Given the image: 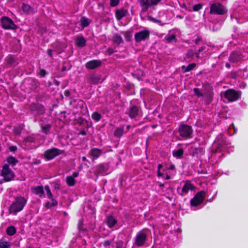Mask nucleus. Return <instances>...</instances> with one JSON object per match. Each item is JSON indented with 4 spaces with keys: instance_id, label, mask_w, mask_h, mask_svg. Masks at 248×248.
<instances>
[{
    "instance_id": "nucleus-1",
    "label": "nucleus",
    "mask_w": 248,
    "mask_h": 248,
    "mask_svg": "<svg viewBox=\"0 0 248 248\" xmlns=\"http://www.w3.org/2000/svg\"><path fill=\"white\" fill-rule=\"evenodd\" d=\"M27 203V200L23 197L18 196L15 198V201L9 208L10 213L16 215L18 212L23 210Z\"/></svg>"
},
{
    "instance_id": "nucleus-2",
    "label": "nucleus",
    "mask_w": 248,
    "mask_h": 248,
    "mask_svg": "<svg viewBox=\"0 0 248 248\" xmlns=\"http://www.w3.org/2000/svg\"><path fill=\"white\" fill-rule=\"evenodd\" d=\"M147 238V233L144 230L140 231L137 233L135 237L134 245L138 247L144 246Z\"/></svg>"
},
{
    "instance_id": "nucleus-3",
    "label": "nucleus",
    "mask_w": 248,
    "mask_h": 248,
    "mask_svg": "<svg viewBox=\"0 0 248 248\" xmlns=\"http://www.w3.org/2000/svg\"><path fill=\"white\" fill-rule=\"evenodd\" d=\"M64 153L63 150L56 148H52L45 151L43 154L44 158L46 160H50L55 157L62 154Z\"/></svg>"
},
{
    "instance_id": "nucleus-4",
    "label": "nucleus",
    "mask_w": 248,
    "mask_h": 248,
    "mask_svg": "<svg viewBox=\"0 0 248 248\" xmlns=\"http://www.w3.org/2000/svg\"><path fill=\"white\" fill-rule=\"evenodd\" d=\"M227 12L225 8L219 2H215L210 5V14L223 15Z\"/></svg>"
},
{
    "instance_id": "nucleus-5",
    "label": "nucleus",
    "mask_w": 248,
    "mask_h": 248,
    "mask_svg": "<svg viewBox=\"0 0 248 248\" xmlns=\"http://www.w3.org/2000/svg\"><path fill=\"white\" fill-rule=\"evenodd\" d=\"M178 131L182 137L187 139L191 137L193 130L191 126L181 124L179 126Z\"/></svg>"
},
{
    "instance_id": "nucleus-6",
    "label": "nucleus",
    "mask_w": 248,
    "mask_h": 248,
    "mask_svg": "<svg viewBox=\"0 0 248 248\" xmlns=\"http://www.w3.org/2000/svg\"><path fill=\"white\" fill-rule=\"evenodd\" d=\"M238 92L232 89H229L224 93V97L230 102L235 101L240 98Z\"/></svg>"
},
{
    "instance_id": "nucleus-7",
    "label": "nucleus",
    "mask_w": 248,
    "mask_h": 248,
    "mask_svg": "<svg viewBox=\"0 0 248 248\" xmlns=\"http://www.w3.org/2000/svg\"><path fill=\"white\" fill-rule=\"evenodd\" d=\"M205 197V193L203 191L199 192L195 196V197L191 199L190 201L191 205L192 206H196L201 204L204 200Z\"/></svg>"
},
{
    "instance_id": "nucleus-8",
    "label": "nucleus",
    "mask_w": 248,
    "mask_h": 248,
    "mask_svg": "<svg viewBox=\"0 0 248 248\" xmlns=\"http://www.w3.org/2000/svg\"><path fill=\"white\" fill-rule=\"evenodd\" d=\"M150 32L149 31L144 30L135 34V40L136 42L139 43L149 38Z\"/></svg>"
},
{
    "instance_id": "nucleus-9",
    "label": "nucleus",
    "mask_w": 248,
    "mask_h": 248,
    "mask_svg": "<svg viewBox=\"0 0 248 248\" xmlns=\"http://www.w3.org/2000/svg\"><path fill=\"white\" fill-rule=\"evenodd\" d=\"M2 26L5 29H15L16 26L13 21L7 17H3L1 19Z\"/></svg>"
},
{
    "instance_id": "nucleus-10",
    "label": "nucleus",
    "mask_w": 248,
    "mask_h": 248,
    "mask_svg": "<svg viewBox=\"0 0 248 248\" xmlns=\"http://www.w3.org/2000/svg\"><path fill=\"white\" fill-rule=\"evenodd\" d=\"M101 62L99 60H94L88 62L86 64V67L89 69H94L99 67Z\"/></svg>"
},
{
    "instance_id": "nucleus-11",
    "label": "nucleus",
    "mask_w": 248,
    "mask_h": 248,
    "mask_svg": "<svg viewBox=\"0 0 248 248\" xmlns=\"http://www.w3.org/2000/svg\"><path fill=\"white\" fill-rule=\"evenodd\" d=\"M76 124L82 127L81 128L88 129L91 125V123L89 122L82 118H79L76 120Z\"/></svg>"
},
{
    "instance_id": "nucleus-12",
    "label": "nucleus",
    "mask_w": 248,
    "mask_h": 248,
    "mask_svg": "<svg viewBox=\"0 0 248 248\" xmlns=\"http://www.w3.org/2000/svg\"><path fill=\"white\" fill-rule=\"evenodd\" d=\"M103 153V150L98 148H93L90 152V155L93 160L98 158Z\"/></svg>"
},
{
    "instance_id": "nucleus-13",
    "label": "nucleus",
    "mask_w": 248,
    "mask_h": 248,
    "mask_svg": "<svg viewBox=\"0 0 248 248\" xmlns=\"http://www.w3.org/2000/svg\"><path fill=\"white\" fill-rule=\"evenodd\" d=\"M139 109L138 107L133 106L131 107H130L127 113L128 114L129 116L131 118H136L139 114Z\"/></svg>"
},
{
    "instance_id": "nucleus-14",
    "label": "nucleus",
    "mask_w": 248,
    "mask_h": 248,
    "mask_svg": "<svg viewBox=\"0 0 248 248\" xmlns=\"http://www.w3.org/2000/svg\"><path fill=\"white\" fill-rule=\"evenodd\" d=\"M1 176L3 177V181L8 182L13 179L15 174L13 171H1Z\"/></svg>"
},
{
    "instance_id": "nucleus-15",
    "label": "nucleus",
    "mask_w": 248,
    "mask_h": 248,
    "mask_svg": "<svg viewBox=\"0 0 248 248\" xmlns=\"http://www.w3.org/2000/svg\"><path fill=\"white\" fill-rule=\"evenodd\" d=\"M32 111L35 110L38 114H43L45 112V109L41 104H32L31 107Z\"/></svg>"
},
{
    "instance_id": "nucleus-16",
    "label": "nucleus",
    "mask_w": 248,
    "mask_h": 248,
    "mask_svg": "<svg viewBox=\"0 0 248 248\" xmlns=\"http://www.w3.org/2000/svg\"><path fill=\"white\" fill-rule=\"evenodd\" d=\"M78 173L74 172L72 175L68 176L66 178V182L69 186H73L75 184V178L78 177Z\"/></svg>"
},
{
    "instance_id": "nucleus-17",
    "label": "nucleus",
    "mask_w": 248,
    "mask_h": 248,
    "mask_svg": "<svg viewBox=\"0 0 248 248\" xmlns=\"http://www.w3.org/2000/svg\"><path fill=\"white\" fill-rule=\"evenodd\" d=\"M75 41L76 45L79 47H83L86 45V40L82 35L77 36Z\"/></svg>"
},
{
    "instance_id": "nucleus-18",
    "label": "nucleus",
    "mask_w": 248,
    "mask_h": 248,
    "mask_svg": "<svg viewBox=\"0 0 248 248\" xmlns=\"http://www.w3.org/2000/svg\"><path fill=\"white\" fill-rule=\"evenodd\" d=\"M241 59L240 54L239 53L234 52L231 54L229 57V61L232 63H236L240 61Z\"/></svg>"
},
{
    "instance_id": "nucleus-19",
    "label": "nucleus",
    "mask_w": 248,
    "mask_h": 248,
    "mask_svg": "<svg viewBox=\"0 0 248 248\" xmlns=\"http://www.w3.org/2000/svg\"><path fill=\"white\" fill-rule=\"evenodd\" d=\"M127 11L123 8L117 9L115 11V15L116 18L120 20L124 16H126Z\"/></svg>"
},
{
    "instance_id": "nucleus-20",
    "label": "nucleus",
    "mask_w": 248,
    "mask_h": 248,
    "mask_svg": "<svg viewBox=\"0 0 248 248\" xmlns=\"http://www.w3.org/2000/svg\"><path fill=\"white\" fill-rule=\"evenodd\" d=\"M151 0H141L140 5L142 7V11L145 12L147 11L148 8L152 6Z\"/></svg>"
},
{
    "instance_id": "nucleus-21",
    "label": "nucleus",
    "mask_w": 248,
    "mask_h": 248,
    "mask_svg": "<svg viewBox=\"0 0 248 248\" xmlns=\"http://www.w3.org/2000/svg\"><path fill=\"white\" fill-rule=\"evenodd\" d=\"M31 189L34 194L40 197L43 195L44 193V187L42 186L32 187Z\"/></svg>"
},
{
    "instance_id": "nucleus-22",
    "label": "nucleus",
    "mask_w": 248,
    "mask_h": 248,
    "mask_svg": "<svg viewBox=\"0 0 248 248\" xmlns=\"http://www.w3.org/2000/svg\"><path fill=\"white\" fill-rule=\"evenodd\" d=\"M194 186L190 183L186 182L183 186L182 192L185 194L187 193L189 190H192L194 189Z\"/></svg>"
},
{
    "instance_id": "nucleus-23",
    "label": "nucleus",
    "mask_w": 248,
    "mask_h": 248,
    "mask_svg": "<svg viewBox=\"0 0 248 248\" xmlns=\"http://www.w3.org/2000/svg\"><path fill=\"white\" fill-rule=\"evenodd\" d=\"M117 220L112 216H109L107 218L106 222L108 226L111 228L116 224Z\"/></svg>"
},
{
    "instance_id": "nucleus-24",
    "label": "nucleus",
    "mask_w": 248,
    "mask_h": 248,
    "mask_svg": "<svg viewBox=\"0 0 248 248\" xmlns=\"http://www.w3.org/2000/svg\"><path fill=\"white\" fill-rule=\"evenodd\" d=\"M100 79L99 76L96 75H92L88 78V82L91 84H96L98 83Z\"/></svg>"
},
{
    "instance_id": "nucleus-25",
    "label": "nucleus",
    "mask_w": 248,
    "mask_h": 248,
    "mask_svg": "<svg viewBox=\"0 0 248 248\" xmlns=\"http://www.w3.org/2000/svg\"><path fill=\"white\" fill-rule=\"evenodd\" d=\"M40 126L43 133L46 135L49 133L50 129L51 128V125L50 124H45L42 123L40 124Z\"/></svg>"
},
{
    "instance_id": "nucleus-26",
    "label": "nucleus",
    "mask_w": 248,
    "mask_h": 248,
    "mask_svg": "<svg viewBox=\"0 0 248 248\" xmlns=\"http://www.w3.org/2000/svg\"><path fill=\"white\" fill-rule=\"evenodd\" d=\"M22 8L24 12L27 14L32 13L33 11V8L27 4L23 3L22 4Z\"/></svg>"
},
{
    "instance_id": "nucleus-27",
    "label": "nucleus",
    "mask_w": 248,
    "mask_h": 248,
    "mask_svg": "<svg viewBox=\"0 0 248 248\" xmlns=\"http://www.w3.org/2000/svg\"><path fill=\"white\" fill-rule=\"evenodd\" d=\"M112 40L113 42L115 44H116L117 45H119L123 42V40L122 36L117 34H115L113 35Z\"/></svg>"
},
{
    "instance_id": "nucleus-28",
    "label": "nucleus",
    "mask_w": 248,
    "mask_h": 248,
    "mask_svg": "<svg viewBox=\"0 0 248 248\" xmlns=\"http://www.w3.org/2000/svg\"><path fill=\"white\" fill-rule=\"evenodd\" d=\"M16 232V228L13 226L8 227L6 229V233L9 236L14 235Z\"/></svg>"
},
{
    "instance_id": "nucleus-29",
    "label": "nucleus",
    "mask_w": 248,
    "mask_h": 248,
    "mask_svg": "<svg viewBox=\"0 0 248 248\" xmlns=\"http://www.w3.org/2000/svg\"><path fill=\"white\" fill-rule=\"evenodd\" d=\"M184 154V150L182 148H180L177 150H174L173 151V155L177 158H181Z\"/></svg>"
},
{
    "instance_id": "nucleus-30",
    "label": "nucleus",
    "mask_w": 248,
    "mask_h": 248,
    "mask_svg": "<svg viewBox=\"0 0 248 248\" xmlns=\"http://www.w3.org/2000/svg\"><path fill=\"white\" fill-rule=\"evenodd\" d=\"M0 248H11V243L1 239L0 240Z\"/></svg>"
},
{
    "instance_id": "nucleus-31",
    "label": "nucleus",
    "mask_w": 248,
    "mask_h": 248,
    "mask_svg": "<svg viewBox=\"0 0 248 248\" xmlns=\"http://www.w3.org/2000/svg\"><path fill=\"white\" fill-rule=\"evenodd\" d=\"M90 23V21L89 19L85 17H82L80 18V25L83 28L88 26Z\"/></svg>"
},
{
    "instance_id": "nucleus-32",
    "label": "nucleus",
    "mask_w": 248,
    "mask_h": 248,
    "mask_svg": "<svg viewBox=\"0 0 248 248\" xmlns=\"http://www.w3.org/2000/svg\"><path fill=\"white\" fill-rule=\"evenodd\" d=\"M196 66L195 63H191L189 64L188 66H182V69L184 72H187L193 69Z\"/></svg>"
},
{
    "instance_id": "nucleus-33",
    "label": "nucleus",
    "mask_w": 248,
    "mask_h": 248,
    "mask_svg": "<svg viewBox=\"0 0 248 248\" xmlns=\"http://www.w3.org/2000/svg\"><path fill=\"white\" fill-rule=\"evenodd\" d=\"M7 162L9 165L13 167L18 162V161L15 157L10 156L7 158Z\"/></svg>"
},
{
    "instance_id": "nucleus-34",
    "label": "nucleus",
    "mask_w": 248,
    "mask_h": 248,
    "mask_svg": "<svg viewBox=\"0 0 248 248\" xmlns=\"http://www.w3.org/2000/svg\"><path fill=\"white\" fill-rule=\"evenodd\" d=\"M124 127H118L114 132V136L117 137H121L124 133Z\"/></svg>"
},
{
    "instance_id": "nucleus-35",
    "label": "nucleus",
    "mask_w": 248,
    "mask_h": 248,
    "mask_svg": "<svg viewBox=\"0 0 248 248\" xmlns=\"http://www.w3.org/2000/svg\"><path fill=\"white\" fill-rule=\"evenodd\" d=\"M92 118L96 122H98L101 120L102 116L97 112H94L92 114Z\"/></svg>"
},
{
    "instance_id": "nucleus-36",
    "label": "nucleus",
    "mask_w": 248,
    "mask_h": 248,
    "mask_svg": "<svg viewBox=\"0 0 248 248\" xmlns=\"http://www.w3.org/2000/svg\"><path fill=\"white\" fill-rule=\"evenodd\" d=\"M124 35L126 40L128 41L130 40V39L132 36V31H127L124 32Z\"/></svg>"
},
{
    "instance_id": "nucleus-37",
    "label": "nucleus",
    "mask_w": 248,
    "mask_h": 248,
    "mask_svg": "<svg viewBox=\"0 0 248 248\" xmlns=\"http://www.w3.org/2000/svg\"><path fill=\"white\" fill-rule=\"evenodd\" d=\"M45 189L46 192V195L48 198L52 199V198H53V195L51 192L49 186H45Z\"/></svg>"
},
{
    "instance_id": "nucleus-38",
    "label": "nucleus",
    "mask_w": 248,
    "mask_h": 248,
    "mask_svg": "<svg viewBox=\"0 0 248 248\" xmlns=\"http://www.w3.org/2000/svg\"><path fill=\"white\" fill-rule=\"evenodd\" d=\"M148 19L150 21H153L155 23H157L159 24L160 25H163V24H162L161 20L156 19L155 18L152 17L151 16H148Z\"/></svg>"
},
{
    "instance_id": "nucleus-39",
    "label": "nucleus",
    "mask_w": 248,
    "mask_h": 248,
    "mask_svg": "<svg viewBox=\"0 0 248 248\" xmlns=\"http://www.w3.org/2000/svg\"><path fill=\"white\" fill-rule=\"evenodd\" d=\"M193 91L196 95L198 97H202L203 96V94L200 92V90L198 88H194Z\"/></svg>"
},
{
    "instance_id": "nucleus-40",
    "label": "nucleus",
    "mask_w": 248,
    "mask_h": 248,
    "mask_svg": "<svg viewBox=\"0 0 248 248\" xmlns=\"http://www.w3.org/2000/svg\"><path fill=\"white\" fill-rule=\"evenodd\" d=\"M195 54L194 51L192 49H189L186 54L187 58H192Z\"/></svg>"
},
{
    "instance_id": "nucleus-41",
    "label": "nucleus",
    "mask_w": 248,
    "mask_h": 248,
    "mask_svg": "<svg viewBox=\"0 0 248 248\" xmlns=\"http://www.w3.org/2000/svg\"><path fill=\"white\" fill-rule=\"evenodd\" d=\"M202 7V4H198L193 6V9L194 11H198L200 10Z\"/></svg>"
},
{
    "instance_id": "nucleus-42",
    "label": "nucleus",
    "mask_w": 248,
    "mask_h": 248,
    "mask_svg": "<svg viewBox=\"0 0 248 248\" xmlns=\"http://www.w3.org/2000/svg\"><path fill=\"white\" fill-rule=\"evenodd\" d=\"M119 3V0H110V6L112 7L116 6Z\"/></svg>"
},
{
    "instance_id": "nucleus-43",
    "label": "nucleus",
    "mask_w": 248,
    "mask_h": 248,
    "mask_svg": "<svg viewBox=\"0 0 248 248\" xmlns=\"http://www.w3.org/2000/svg\"><path fill=\"white\" fill-rule=\"evenodd\" d=\"M168 42L170 43L171 41L175 40L176 38L174 35H171L166 37Z\"/></svg>"
},
{
    "instance_id": "nucleus-44",
    "label": "nucleus",
    "mask_w": 248,
    "mask_h": 248,
    "mask_svg": "<svg viewBox=\"0 0 248 248\" xmlns=\"http://www.w3.org/2000/svg\"><path fill=\"white\" fill-rule=\"evenodd\" d=\"M46 72L45 70L43 69H41L40 70L39 74L41 77H45L46 75Z\"/></svg>"
},
{
    "instance_id": "nucleus-45",
    "label": "nucleus",
    "mask_w": 248,
    "mask_h": 248,
    "mask_svg": "<svg viewBox=\"0 0 248 248\" xmlns=\"http://www.w3.org/2000/svg\"><path fill=\"white\" fill-rule=\"evenodd\" d=\"M7 62L9 64H13L15 62V59L12 57H10L7 59Z\"/></svg>"
},
{
    "instance_id": "nucleus-46",
    "label": "nucleus",
    "mask_w": 248,
    "mask_h": 248,
    "mask_svg": "<svg viewBox=\"0 0 248 248\" xmlns=\"http://www.w3.org/2000/svg\"><path fill=\"white\" fill-rule=\"evenodd\" d=\"M22 129L20 127H16L15 128V133L16 135H20L21 133Z\"/></svg>"
},
{
    "instance_id": "nucleus-47",
    "label": "nucleus",
    "mask_w": 248,
    "mask_h": 248,
    "mask_svg": "<svg viewBox=\"0 0 248 248\" xmlns=\"http://www.w3.org/2000/svg\"><path fill=\"white\" fill-rule=\"evenodd\" d=\"M50 199L51 200V202H50L51 207L56 206L58 204V202L56 200L53 198Z\"/></svg>"
},
{
    "instance_id": "nucleus-48",
    "label": "nucleus",
    "mask_w": 248,
    "mask_h": 248,
    "mask_svg": "<svg viewBox=\"0 0 248 248\" xmlns=\"http://www.w3.org/2000/svg\"><path fill=\"white\" fill-rule=\"evenodd\" d=\"M9 164L7 163L5 164H4L3 166V169L2 170H11L9 169Z\"/></svg>"
},
{
    "instance_id": "nucleus-49",
    "label": "nucleus",
    "mask_w": 248,
    "mask_h": 248,
    "mask_svg": "<svg viewBox=\"0 0 248 248\" xmlns=\"http://www.w3.org/2000/svg\"><path fill=\"white\" fill-rule=\"evenodd\" d=\"M110 243H111V241L106 240L103 242V245L104 247H107V246L110 245Z\"/></svg>"
},
{
    "instance_id": "nucleus-50",
    "label": "nucleus",
    "mask_w": 248,
    "mask_h": 248,
    "mask_svg": "<svg viewBox=\"0 0 248 248\" xmlns=\"http://www.w3.org/2000/svg\"><path fill=\"white\" fill-rule=\"evenodd\" d=\"M161 0H151V4L153 5H156L157 3L160 2Z\"/></svg>"
},
{
    "instance_id": "nucleus-51",
    "label": "nucleus",
    "mask_w": 248,
    "mask_h": 248,
    "mask_svg": "<svg viewBox=\"0 0 248 248\" xmlns=\"http://www.w3.org/2000/svg\"><path fill=\"white\" fill-rule=\"evenodd\" d=\"M9 150L11 152H15L17 150V147L15 146H12L9 147Z\"/></svg>"
},
{
    "instance_id": "nucleus-52",
    "label": "nucleus",
    "mask_w": 248,
    "mask_h": 248,
    "mask_svg": "<svg viewBox=\"0 0 248 248\" xmlns=\"http://www.w3.org/2000/svg\"><path fill=\"white\" fill-rule=\"evenodd\" d=\"M107 52L109 55H111L114 52L113 49L111 48H108L107 50Z\"/></svg>"
},
{
    "instance_id": "nucleus-53",
    "label": "nucleus",
    "mask_w": 248,
    "mask_h": 248,
    "mask_svg": "<svg viewBox=\"0 0 248 248\" xmlns=\"http://www.w3.org/2000/svg\"><path fill=\"white\" fill-rule=\"evenodd\" d=\"M64 95L66 97H68L70 95L71 93L69 91L66 90L64 93Z\"/></svg>"
},
{
    "instance_id": "nucleus-54",
    "label": "nucleus",
    "mask_w": 248,
    "mask_h": 248,
    "mask_svg": "<svg viewBox=\"0 0 248 248\" xmlns=\"http://www.w3.org/2000/svg\"><path fill=\"white\" fill-rule=\"evenodd\" d=\"M52 50L51 49H47V54L51 57H52Z\"/></svg>"
},
{
    "instance_id": "nucleus-55",
    "label": "nucleus",
    "mask_w": 248,
    "mask_h": 248,
    "mask_svg": "<svg viewBox=\"0 0 248 248\" xmlns=\"http://www.w3.org/2000/svg\"><path fill=\"white\" fill-rule=\"evenodd\" d=\"M82 130L79 132V134H81L82 135H86V132L84 130V128H82Z\"/></svg>"
},
{
    "instance_id": "nucleus-56",
    "label": "nucleus",
    "mask_w": 248,
    "mask_h": 248,
    "mask_svg": "<svg viewBox=\"0 0 248 248\" xmlns=\"http://www.w3.org/2000/svg\"><path fill=\"white\" fill-rule=\"evenodd\" d=\"M46 206L49 208H50L51 207V204H50V202H47L46 203Z\"/></svg>"
},
{
    "instance_id": "nucleus-57",
    "label": "nucleus",
    "mask_w": 248,
    "mask_h": 248,
    "mask_svg": "<svg viewBox=\"0 0 248 248\" xmlns=\"http://www.w3.org/2000/svg\"><path fill=\"white\" fill-rule=\"evenodd\" d=\"M168 169L170 170H174L175 169V166L173 165H170L168 167Z\"/></svg>"
},
{
    "instance_id": "nucleus-58",
    "label": "nucleus",
    "mask_w": 248,
    "mask_h": 248,
    "mask_svg": "<svg viewBox=\"0 0 248 248\" xmlns=\"http://www.w3.org/2000/svg\"><path fill=\"white\" fill-rule=\"evenodd\" d=\"M60 188V185L59 184H56L55 185V188L59 189Z\"/></svg>"
},
{
    "instance_id": "nucleus-59",
    "label": "nucleus",
    "mask_w": 248,
    "mask_h": 248,
    "mask_svg": "<svg viewBox=\"0 0 248 248\" xmlns=\"http://www.w3.org/2000/svg\"><path fill=\"white\" fill-rule=\"evenodd\" d=\"M163 175V173H162L161 171H157V176L158 177H162Z\"/></svg>"
},
{
    "instance_id": "nucleus-60",
    "label": "nucleus",
    "mask_w": 248,
    "mask_h": 248,
    "mask_svg": "<svg viewBox=\"0 0 248 248\" xmlns=\"http://www.w3.org/2000/svg\"><path fill=\"white\" fill-rule=\"evenodd\" d=\"M54 84L58 86L60 85V82L58 81L55 80L54 81Z\"/></svg>"
},
{
    "instance_id": "nucleus-61",
    "label": "nucleus",
    "mask_w": 248,
    "mask_h": 248,
    "mask_svg": "<svg viewBox=\"0 0 248 248\" xmlns=\"http://www.w3.org/2000/svg\"><path fill=\"white\" fill-rule=\"evenodd\" d=\"M162 165L161 164H158L157 166L158 170H160L162 168Z\"/></svg>"
},
{
    "instance_id": "nucleus-62",
    "label": "nucleus",
    "mask_w": 248,
    "mask_h": 248,
    "mask_svg": "<svg viewBox=\"0 0 248 248\" xmlns=\"http://www.w3.org/2000/svg\"><path fill=\"white\" fill-rule=\"evenodd\" d=\"M34 82L36 85V87H37L38 86H39V83H38V82L37 81V80H35L34 81Z\"/></svg>"
},
{
    "instance_id": "nucleus-63",
    "label": "nucleus",
    "mask_w": 248,
    "mask_h": 248,
    "mask_svg": "<svg viewBox=\"0 0 248 248\" xmlns=\"http://www.w3.org/2000/svg\"><path fill=\"white\" fill-rule=\"evenodd\" d=\"M200 41V39H196L195 40V43L196 44H199V42Z\"/></svg>"
},
{
    "instance_id": "nucleus-64",
    "label": "nucleus",
    "mask_w": 248,
    "mask_h": 248,
    "mask_svg": "<svg viewBox=\"0 0 248 248\" xmlns=\"http://www.w3.org/2000/svg\"><path fill=\"white\" fill-rule=\"evenodd\" d=\"M226 66L228 68H230L231 67L230 64L228 63H226Z\"/></svg>"
}]
</instances>
